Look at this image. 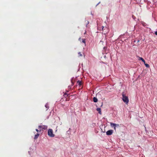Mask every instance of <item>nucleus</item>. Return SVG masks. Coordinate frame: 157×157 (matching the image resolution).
Segmentation results:
<instances>
[{
  "label": "nucleus",
  "instance_id": "2eb2a0df",
  "mask_svg": "<svg viewBox=\"0 0 157 157\" xmlns=\"http://www.w3.org/2000/svg\"><path fill=\"white\" fill-rule=\"evenodd\" d=\"M139 59L141 60L142 61L143 60H144V59L142 57H139Z\"/></svg>",
  "mask_w": 157,
  "mask_h": 157
},
{
  "label": "nucleus",
  "instance_id": "4468645a",
  "mask_svg": "<svg viewBox=\"0 0 157 157\" xmlns=\"http://www.w3.org/2000/svg\"><path fill=\"white\" fill-rule=\"evenodd\" d=\"M78 56H82V55L81 54V53L80 52H79L78 53Z\"/></svg>",
  "mask_w": 157,
  "mask_h": 157
},
{
  "label": "nucleus",
  "instance_id": "6e6552de",
  "mask_svg": "<svg viewBox=\"0 0 157 157\" xmlns=\"http://www.w3.org/2000/svg\"><path fill=\"white\" fill-rule=\"evenodd\" d=\"M97 111L99 113L101 114V109L100 108H97L96 109Z\"/></svg>",
  "mask_w": 157,
  "mask_h": 157
},
{
  "label": "nucleus",
  "instance_id": "412c9836",
  "mask_svg": "<svg viewBox=\"0 0 157 157\" xmlns=\"http://www.w3.org/2000/svg\"><path fill=\"white\" fill-rule=\"evenodd\" d=\"M155 34L157 36V31H155Z\"/></svg>",
  "mask_w": 157,
  "mask_h": 157
},
{
  "label": "nucleus",
  "instance_id": "5701e85b",
  "mask_svg": "<svg viewBox=\"0 0 157 157\" xmlns=\"http://www.w3.org/2000/svg\"><path fill=\"white\" fill-rule=\"evenodd\" d=\"M102 30L103 31L104 30L103 28H104V27L102 26Z\"/></svg>",
  "mask_w": 157,
  "mask_h": 157
},
{
  "label": "nucleus",
  "instance_id": "4be33fe9",
  "mask_svg": "<svg viewBox=\"0 0 157 157\" xmlns=\"http://www.w3.org/2000/svg\"><path fill=\"white\" fill-rule=\"evenodd\" d=\"M69 98H66V100L67 101H69Z\"/></svg>",
  "mask_w": 157,
  "mask_h": 157
},
{
  "label": "nucleus",
  "instance_id": "aec40b11",
  "mask_svg": "<svg viewBox=\"0 0 157 157\" xmlns=\"http://www.w3.org/2000/svg\"><path fill=\"white\" fill-rule=\"evenodd\" d=\"M142 61L144 63V64L145 63V62L144 59V60H143Z\"/></svg>",
  "mask_w": 157,
  "mask_h": 157
},
{
  "label": "nucleus",
  "instance_id": "ddd939ff",
  "mask_svg": "<svg viewBox=\"0 0 157 157\" xmlns=\"http://www.w3.org/2000/svg\"><path fill=\"white\" fill-rule=\"evenodd\" d=\"M144 64L146 67H147L148 68L149 67V65L148 64L145 63Z\"/></svg>",
  "mask_w": 157,
  "mask_h": 157
},
{
  "label": "nucleus",
  "instance_id": "9d476101",
  "mask_svg": "<svg viewBox=\"0 0 157 157\" xmlns=\"http://www.w3.org/2000/svg\"><path fill=\"white\" fill-rule=\"evenodd\" d=\"M93 101L94 102H96L98 101V99L96 97H94L93 98Z\"/></svg>",
  "mask_w": 157,
  "mask_h": 157
},
{
  "label": "nucleus",
  "instance_id": "1a4fd4ad",
  "mask_svg": "<svg viewBox=\"0 0 157 157\" xmlns=\"http://www.w3.org/2000/svg\"><path fill=\"white\" fill-rule=\"evenodd\" d=\"M110 124L111 126L112 127H113L116 125V124H114L112 122L110 123Z\"/></svg>",
  "mask_w": 157,
  "mask_h": 157
},
{
  "label": "nucleus",
  "instance_id": "f3484780",
  "mask_svg": "<svg viewBox=\"0 0 157 157\" xmlns=\"http://www.w3.org/2000/svg\"><path fill=\"white\" fill-rule=\"evenodd\" d=\"M45 107L47 108H49V106H48V105L47 104H46L45 105Z\"/></svg>",
  "mask_w": 157,
  "mask_h": 157
},
{
  "label": "nucleus",
  "instance_id": "0eeeda50",
  "mask_svg": "<svg viewBox=\"0 0 157 157\" xmlns=\"http://www.w3.org/2000/svg\"><path fill=\"white\" fill-rule=\"evenodd\" d=\"M39 134L37 133L35 135V136L34 137V139L35 140H36V139L39 137Z\"/></svg>",
  "mask_w": 157,
  "mask_h": 157
},
{
  "label": "nucleus",
  "instance_id": "f8f14e48",
  "mask_svg": "<svg viewBox=\"0 0 157 157\" xmlns=\"http://www.w3.org/2000/svg\"><path fill=\"white\" fill-rule=\"evenodd\" d=\"M68 94H67V93H65L64 94L63 96L65 98H66L68 96Z\"/></svg>",
  "mask_w": 157,
  "mask_h": 157
},
{
  "label": "nucleus",
  "instance_id": "7ed1b4c3",
  "mask_svg": "<svg viewBox=\"0 0 157 157\" xmlns=\"http://www.w3.org/2000/svg\"><path fill=\"white\" fill-rule=\"evenodd\" d=\"M48 127L46 125H39L38 126V128L40 129V131L43 130V129L46 130L47 129Z\"/></svg>",
  "mask_w": 157,
  "mask_h": 157
},
{
  "label": "nucleus",
  "instance_id": "dca6fc26",
  "mask_svg": "<svg viewBox=\"0 0 157 157\" xmlns=\"http://www.w3.org/2000/svg\"><path fill=\"white\" fill-rule=\"evenodd\" d=\"M115 127H119L120 126L119 125V124H116L115 125Z\"/></svg>",
  "mask_w": 157,
  "mask_h": 157
},
{
  "label": "nucleus",
  "instance_id": "f03ea898",
  "mask_svg": "<svg viewBox=\"0 0 157 157\" xmlns=\"http://www.w3.org/2000/svg\"><path fill=\"white\" fill-rule=\"evenodd\" d=\"M48 135L50 137H54L55 135L53 133V130L52 129H49L48 131Z\"/></svg>",
  "mask_w": 157,
  "mask_h": 157
},
{
  "label": "nucleus",
  "instance_id": "20e7f679",
  "mask_svg": "<svg viewBox=\"0 0 157 157\" xmlns=\"http://www.w3.org/2000/svg\"><path fill=\"white\" fill-rule=\"evenodd\" d=\"M113 132V130H110L106 132V134L107 135L109 136L112 134Z\"/></svg>",
  "mask_w": 157,
  "mask_h": 157
},
{
  "label": "nucleus",
  "instance_id": "9b49d317",
  "mask_svg": "<svg viewBox=\"0 0 157 157\" xmlns=\"http://www.w3.org/2000/svg\"><path fill=\"white\" fill-rule=\"evenodd\" d=\"M77 83H78V84L80 86H81L82 85V82L81 81L78 80L77 81Z\"/></svg>",
  "mask_w": 157,
  "mask_h": 157
},
{
  "label": "nucleus",
  "instance_id": "6ab92c4d",
  "mask_svg": "<svg viewBox=\"0 0 157 157\" xmlns=\"http://www.w3.org/2000/svg\"><path fill=\"white\" fill-rule=\"evenodd\" d=\"M113 127H114V130L116 131V128L117 127H115V126H114Z\"/></svg>",
  "mask_w": 157,
  "mask_h": 157
},
{
  "label": "nucleus",
  "instance_id": "a211bd4d",
  "mask_svg": "<svg viewBox=\"0 0 157 157\" xmlns=\"http://www.w3.org/2000/svg\"><path fill=\"white\" fill-rule=\"evenodd\" d=\"M36 132H40V130H38V129H36Z\"/></svg>",
  "mask_w": 157,
  "mask_h": 157
},
{
  "label": "nucleus",
  "instance_id": "423d86ee",
  "mask_svg": "<svg viewBox=\"0 0 157 157\" xmlns=\"http://www.w3.org/2000/svg\"><path fill=\"white\" fill-rule=\"evenodd\" d=\"M79 40L81 42L84 43L85 45H86V40L85 39H81V37H80L79 39Z\"/></svg>",
  "mask_w": 157,
  "mask_h": 157
},
{
  "label": "nucleus",
  "instance_id": "39448f33",
  "mask_svg": "<svg viewBox=\"0 0 157 157\" xmlns=\"http://www.w3.org/2000/svg\"><path fill=\"white\" fill-rule=\"evenodd\" d=\"M73 78H72L71 79V84L68 86V88L69 89H71L72 86L74 85V82L73 81Z\"/></svg>",
  "mask_w": 157,
  "mask_h": 157
},
{
  "label": "nucleus",
  "instance_id": "f257e3e1",
  "mask_svg": "<svg viewBox=\"0 0 157 157\" xmlns=\"http://www.w3.org/2000/svg\"><path fill=\"white\" fill-rule=\"evenodd\" d=\"M122 100L126 104L128 103L129 102L128 97L125 96V95L123 94H122Z\"/></svg>",
  "mask_w": 157,
  "mask_h": 157
}]
</instances>
